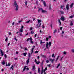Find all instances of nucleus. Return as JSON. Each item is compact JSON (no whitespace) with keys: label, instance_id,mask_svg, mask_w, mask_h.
<instances>
[{"label":"nucleus","instance_id":"6e6d98bb","mask_svg":"<svg viewBox=\"0 0 74 74\" xmlns=\"http://www.w3.org/2000/svg\"><path fill=\"white\" fill-rule=\"evenodd\" d=\"M9 35H11V33L9 32Z\"/></svg>","mask_w":74,"mask_h":74},{"label":"nucleus","instance_id":"2f4dec72","mask_svg":"<svg viewBox=\"0 0 74 74\" xmlns=\"http://www.w3.org/2000/svg\"><path fill=\"white\" fill-rule=\"evenodd\" d=\"M60 12L62 14H64V12H63V11H60Z\"/></svg>","mask_w":74,"mask_h":74},{"label":"nucleus","instance_id":"603ef678","mask_svg":"<svg viewBox=\"0 0 74 74\" xmlns=\"http://www.w3.org/2000/svg\"><path fill=\"white\" fill-rule=\"evenodd\" d=\"M42 43H45V42H42L41 41V40L40 44H42Z\"/></svg>","mask_w":74,"mask_h":74},{"label":"nucleus","instance_id":"37998d69","mask_svg":"<svg viewBox=\"0 0 74 74\" xmlns=\"http://www.w3.org/2000/svg\"><path fill=\"white\" fill-rule=\"evenodd\" d=\"M4 56L5 58H7V55L6 54H5L4 55Z\"/></svg>","mask_w":74,"mask_h":74},{"label":"nucleus","instance_id":"338daca9","mask_svg":"<svg viewBox=\"0 0 74 74\" xmlns=\"http://www.w3.org/2000/svg\"><path fill=\"white\" fill-rule=\"evenodd\" d=\"M61 24H62V23H59V26H60V25H61Z\"/></svg>","mask_w":74,"mask_h":74},{"label":"nucleus","instance_id":"5701e85b","mask_svg":"<svg viewBox=\"0 0 74 74\" xmlns=\"http://www.w3.org/2000/svg\"><path fill=\"white\" fill-rule=\"evenodd\" d=\"M38 23H40V22H41V20H38Z\"/></svg>","mask_w":74,"mask_h":74},{"label":"nucleus","instance_id":"c756f323","mask_svg":"<svg viewBox=\"0 0 74 74\" xmlns=\"http://www.w3.org/2000/svg\"><path fill=\"white\" fill-rule=\"evenodd\" d=\"M48 39H49L47 37L46 38V41H48Z\"/></svg>","mask_w":74,"mask_h":74},{"label":"nucleus","instance_id":"6e6552de","mask_svg":"<svg viewBox=\"0 0 74 74\" xmlns=\"http://www.w3.org/2000/svg\"><path fill=\"white\" fill-rule=\"evenodd\" d=\"M41 23H40V24H39V26H38V24H37L36 27V28H39V27L41 26Z\"/></svg>","mask_w":74,"mask_h":74},{"label":"nucleus","instance_id":"052dcab7","mask_svg":"<svg viewBox=\"0 0 74 74\" xmlns=\"http://www.w3.org/2000/svg\"><path fill=\"white\" fill-rule=\"evenodd\" d=\"M42 70V71H44V70H43V67H42V70Z\"/></svg>","mask_w":74,"mask_h":74},{"label":"nucleus","instance_id":"58836bf2","mask_svg":"<svg viewBox=\"0 0 74 74\" xmlns=\"http://www.w3.org/2000/svg\"><path fill=\"white\" fill-rule=\"evenodd\" d=\"M43 71L42 70L41 71V74H43Z\"/></svg>","mask_w":74,"mask_h":74},{"label":"nucleus","instance_id":"2eb2a0df","mask_svg":"<svg viewBox=\"0 0 74 74\" xmlns=\"http://www.w3.org/2000/svg\"><path fill=\"white\" fill-rule=\"evenodd\" d=\"M22 30V29L21 28L19 29V31L20 32V33H22V32H23V30Z\"/></svg>","mask_w":74,"mask_h":74},{"label":"nucleus","instance_id":"4468645a","mask_svg":"<svg viewBox=\"0 0 74 74\" xmlns=\"http://www.w3.org/2000/svg\"><path fill=\"white\" fill-rule=\"evenodd\" d=\"M43 4L44 5V6L45 7H46V3H45V1H43Z\"/></svg>","mask_w":74,"mask_h":74},{"label":"nucleus","instance_id":"b1692460","mask_svg":"<svg viewBox=\"0 0 74 74\" xmlns=\"http://www.w3.org/2000/svg\"><path fill=\"white\" fill-rule=\"evenodd\" d=\"M74 15H72L69 17L70 18H73L74 17Z\"/></svg>","mask_w":74,"mask_h":74},{"label":"nucleus","instance_id":"f257e3e1","mask_svg":"<svg viewBox=\"0 0 74 74\" xmlns=\"http://www.w3.org/2000/svg\"><path fill=\"white\" fill-rule=\"evenodd\" d=\"M14 5L16 7L15 9L16 11H18L19 10V7H18V4H17V3H16V1H15Z\"/></svg>","mask_w":74,"mask_h":74},{"label":"nucleus","instance_id":"4be33fe9","mask_svg":"<svg viewBox=\"0 0 74 74\" xmlns=\"http://www.w3.org/2000/svg\"><path fill=\"white\" fill-rule=\"evenodd\" d=\"M36 63L37 64H38L39 63H40V62L38 61V62H36Z\"/></svg>","mask_w":74,"mask_h":74},{"label":"nucleus","instance_id":"20e7f679","mask_svg":"<svg viewBox=\"0 0 74 74\" xmlns=\"http://www.w3.org/2000/svg\"><path fill=\"white\" fill-rule=\"evenodd\" d=\"M69 4H67L66 5V10H68V11H69V10H70V9L69 8Z\"/></svg>","mask_w":74,"mask_h":74},{"label":"nucleus","instance_id":"ddd939ff","mask_svg":"<svg viewBox=\"0 0 74 74\" xmlns=\"http://www.w3.org/2000/svg\"><path fill=\"white\" fill-rule=\"evenodd\" d=\"M73 5H74V3H72V4L70 5L71 8H72V7H73Z\"/></svg>","mask_w":74,"mask_h":74},{"label":"nucleus","instance_id":"72a5a7b5","mask_svg":"<svg viewBox=\"0 0 74 74\" xmlns=\"http://www.w3.org/2000/svg\"><path fill=\"white\" fill-rule=\"evenodd\" d=\"M34 33V32H33V31H31V33H29V34H33Z\"/></svg>","mask_w":74,"mask_h":74},{"label":"nucleus","instance_id":"e433bc0d","mask_svg":"<svg viewBox=\"0 0 74 74\" xmlns=\"http://www.w3.org/2000/svg\"><path fill=\"white\" fill-rule=\"evenodd\" d=\"M42 57H43V58H45V55H42Z\"/></svg>","mask_w":74,"mask_h":74},{"label":"nucleus","instance_id":"39448f33","mask_svg":"<svg viewBox=\"0 0 74 74\" xmlns=\"http://www.w3.org/2000/svg\"><path fill=\"white\" fill-rule=\"evenodd\" d=\"M29 39H30V42L31 44H33V43H34V42H33V41H32V38L31 37H30L29 38Z\"/></svg>","mask_w":74,"mask_h":74},{"label":"nucleus","instance_id":"f8f14e48","mask_svg":"<svg viewBox=\"0 0 74 74\" xmlns=\"http://www.w3.org/2000/svg\"><path fill=\"white\" fill-rule=\"evenodd\" d=\"M1 63L2 65H4V64H5V61H3Z\"/></svg>","mask_w":74,"mask_h":74},{"label":"nucleus","instance_id":"a211bd4d","mask_svg":"<svg viewBox=\"0 0 74 74\" xmlns=\"http://www.w3.org/2000/svg\"><path fill=\"white\" fill-rule=\"evenodd\" d=\"M32 70H33V71H34L35 70V66H33Z\"/></svg>","mask_w":74,"mask_h":74},{"label":"nucleus","instance_id":"4d7b16f0","mask_svg":"<svg viewBox=\"0 0 74 74\" xmlns=\"http://www.w3.org/2000/svg\"><path fill=\"white\" fill-rule=\"evenodd\" d=\"M45 71H46V70L45 69H44V70L43 71L44 73L45 72Z\"/></svg>","mask_w":74,"mask_h":74},{"label":"nucleus","instance_id":"0e129e2a","mask_svg":"<svg viewBox=\"0 0 74 74\" xmlns=\"http://www.w3.org/2000/svg\"><path fill=\"white\" fill-rule=\"evenodd\" d=\"M49 9L51 10V7L50 6H49Z\"/></svg>","mask_w":74,"mask_h":74},{"label":"nucleus","instance_id":"864d4df0","mask_svg":"<svg viewBox=\"0 0 74 74\" xmlns=\"http://www.w3.org/2000/svg\"><path fill=\"white\" fill-rule=\"evenodd\" d=\"M23 27H24L23 26H22L21 27V29H22Z\"/></svg>","mask_w":74,"mask_h":74},{"label":"nucleus","instance_id":"79ce46f5","mask_svg":"<svg viewBox=\"0 0 74 74\" xmlns=\"http://www.w3.org/2000/svg\"><path fill=\"white\" fill-rule=\"evenodd\" d=\"M50 26L51 27V28L52 29V24H51Z\"/></svg>","mask_w":74,"mask_h":74},{"label":"nucleus","instance_id":"5fc2aeb1","mask_svg":"<svg viewBox=\"0 0 74 74\" xmlns=\"http://www.w3.org/2000/svg\"><path fill=\"white\" fill-rule=\"evenodd\" d=\"M37 62V59H35V63H36V62Z\"/></svg>","mask_w":74,"mask_h":74},{"label":"nucleus","instance_id":"680f3d73","mask_svg":"<svg viewBox=\"0 0 74 74\" xmlns=\"http://www.w3.org/2000/svg\"><path fill=\"white\" fill-rule=\"evenodd\" d=\"M39 58H40V57H39V56H38L37 57V59H39Z\"/></svg>","mask_w":74,"mask_h":74},{"label":"nucleus","instance_id":"0eeeda50","mask_svg":"<svg viewBox=\"0 0 74 74\" xmlns=\"http://www.w3.org/2000/svg\"><path fill=\"white\" fill-rule=\"evenodd\" d=\"M0 52H1V56H3V55H4V53H3V51H2V50H1V49H0Z\"/></svg>","mask_w":74,"mask_h":74},{"label":"nucleus","instance_id":"bf43d9fd","mask_svg":"<svg viewBox=\"0 0 74 74\" xmlns=\"http://www.w3.org/2000/svg\"><path fill=\"white\" fill-rule=\"evenodd\" d=\"M12 25H14V22H13V23H12Z\"/></svg>","mask_w":74,"mask_h":74},{"label":"nucleus","instance_id":"f704fd0d","mask_svg":"<svg viewBox=\"0 0 74 74\" xmlns=\"http://www.w3.org/2000/svg\"><path fill=\"white\" fill-rule=\"evenodd\" d=\"M30 22V20H29L28 21H27L26 22V23H29V22Z\"/></svg>","mask_w":74,"mask_h":74},{"label":"nucleus","instance_id":"aec40b11","mask_svg":"<svg viewBox=\"0 0 74 74\" xmlns=\"http://www.w3.org/2000/svg\"><path fill=\"white\" fill-rule=\"evenodd\" d=\"M14 37H15L14 38V40H16V41H18V40L16 39V36H14Z\"/></svg>","mask_w":74,"mask_h":74},{"label":"nucleus","instance_id":"a878e982","mask_svg":"<svg viewBox=\"0 0 74 74\" xmlns=\"http://www.w3.org/2000/svg\"><path fill=\"white\" fill-rule=\"evenodd\" d=\"M39 51H36L35 52V53H38Z\"/></svg>","mask_w":74,"mask_h":74},{"label":"nucleus","instance_id":"393cba45","mask_svg":"<svg viewBox=\"0 0 74 74\" xmlns=\"http://www.w3.org/2000/svg\"><path fill=\"white\" fill-rule=\"evenodd\" d=\"M57 31H58V30L57 29H55L54 30V32H53V33H56V32H57Z\"/></svg>","mask_w":74,"mask_h":74},{"label":"nucleus","instance_id":"bb28decb","mask_svg":"<svg viewBox=\"0 0 74 74\" xmlns=\"http://www.w3.org/2000/svg\"><path fill=\"white\" fill-rule=\"evenodd\" d=\"M59 66H60V63H59V64H58L57 66L56 67V68H58V67H59Z\"/></svg>","mask_w":74,"mask_h":74},{"label":"nucleus","instance_id":"7ed1b4c3","mask_svg":"<svg viewBox=\"0 0 74 74\" xmlns=\"http://www.w3.org/2000/svg\"><path fill=\"white\" fill-rule=\"evenodd\" d=\"M40 10H41L42 11V13H44L45 12H47V11L44 10L42 9V8H39L38 10V11H40Z\"/></svg>","mask_w":74,"mask_h":74},{"label":"nucleus","instance_id":"f03ea898","mask_svg":"<svg viewBox=\"0 0 74 74\" xmlns=\"http://www.w3.org/2000/svg\"><path fill=\"white\" fill-rule=\"evenodd\" d=\"M51 44H52V42H50L49 43L47 42L46 45L47 48V49H49V47H48V45L49 47H51Z\"/></svg>","mask_w":74,"mask_h":74},{"label":"nucleus","instance_id":"09e8293b","mask_svg":"<svg viewBox=\"0 0 74 74\" xmlns=\"http://www.w3.org/2000/svg\"><path fill=\"white\" fill-rule=\"evenodd\" d=\"M28 56L29 58H30V56H31L30 55V54L29 53V55H28Z\"/></svg>","mask_w":74,"mask_h":74},{"label":"nucleus","instance_id":"ea45409f","mask_svg":"<svg viewBox=\"0 0 74 74\" xmlns=\"http://www.w3.org/2000/svg\"><path fill=\"white\" fill-rule=\"evenodd\" d=\"M13 67V65H12V66L10 67V69H12V70H13V68H12Z\"/></svg>","mask_w":74,"mask_h":74},{"label":"nucleus","instance_id":"c85d7f7f","mask_svg":"<svg viewBox=\"0 0 74 74\" xmlns=\"http://www.w3.org/2000/svg\"><path fill=\"white\" fill-rule=\"evenodd\" d=\"M60 57V56H58V57L57 58L56 60H58V59H59V58Z\"/></svg>","mask_w":74,"mask_h":74},{"label":"nucleus","instance_id":"f3484780","mask_svg":"<svg viewBox=\"0 0 74 74\" xmlns=\"http://www.w3.org/2000/svg\"><path fill=\"white\" fill-rule=\"evenodd\" d=\"M73 25V21H71L70 25V26H72V25Z\"/></svg>","mask_w":74,"mask_h":74},{"label":"nucleus","instance_id":"9d476101","mask_svg":"<svg viewBox=\"0 0 74 74\" xmlns=\"http://www.w3.org/2000/svg\"><path fill=\"white\" fill-rule=\"evenodd\" d=\"M49 60L50 61H51V62H52V63H53V62H54V61H55V60L54 59H50Z\"/></svg>","mask_w":74,"mask_h":74},{"label":"nucleus","instance_id":"8fccbe9b","mask_svg":"<svg viewBox=\"0 0 74 74\" xmlns=\"http://www.w3.org/2000/svg\"><path fill=\"white\" fill-rule=\"evenodd\" d=\"M63 57H62L61 58V59H60V61H62V59H63Z\"/></svg>","mask_w":74,"mask_h":74},{"label":"nucleus","instance_id":"774afa93","mask_svg":"<svg viewBox=\"0 0 74 74\" xmlns=\"http://www.w3.org/2000/svg\"><path fill=\"white\" fill-rule=\"evenodd\" d=\"M32 29H33V28L32 27H31L30 29V30H32Z\"/></svg>","mask_w":74,"mask_h":74},{"label":"nucleus","instance_id":"e2e57ef3","mask_svg":"<svg viewBox=\"0 0 74 74\" xmlns=\"http://www.w3.org/2000/svg\"><path fill=\"white\" fill-rule=\"evenodd\" d=\"M36 36H37V34H35V36H34L35 37H36Z\"/></svg>","mask_w":74,"mask_h":74},{"label":"nucleus","instance_id":"a18cd8bd","mask_svg":"<svg viewBox=\"0 0 74 74\" xmlns=\"http://www.w3.org/2000/svg\"><path fill=\"white\" fill-rule=\"evenodd\" d=\"M60 30H62V29H63V27H60Z\"/></svg>","mask_w":74,"mask_h":74},{"label":"nucleus","instance_id":"dca6fc26","mask_svg":"<svg viewBox=\"0 0 74 74\" xmlns=\"http://www.w3.org/2000/svg\"><path fill=\"white\" fill-rule=\"evenodd\" d=\"M10 65H11V64H10V63H8V65H7V63H6V66H7H7H10Z\"/></svg>","mask_w":74,"mask_h":74},{"label":"nucleus","instance_id":"6ab92c4d","mask_svg":"<svg viewBox=\"0 0 74 74\" xmlns=\"http://www.w3.org/2000/svg\"><path fill=\"white\" fill-rule=\"evenodd\" d=\"M27 55V53H23V55H24V56H25Z\"/></svg>","mask_w":74,"mask_h":74},{"label":"nucleus","instance_id":"7c9ffc66","mask_svg":"<svg viewBox=\"0 0 74 74\" xmlns=\"http://www.w3.org/2000/svg\"><path fill=\"white\" fill-rule=\"evenodd\" d=\"M24 49L25 51H28V49H27V48H24Z\"/></svg>","mask_w":74,"mask_h":74},{"label":"nucleus","instance_id":"de8ad7c7","mask_svg":"<svg viewBox=\"0 0 74 74\" xmlns=\"http://www.w3.org/2000/svg\"><path fill=\"white\" fill-rule=\"evenodd\" d=\"M46 63H49V60H47L46 61Z\"/></svg>","mask_w":74,"mask_h":74},{"label":"nucleus","instance_id":"1a4fd4ad","mask_svg":"<svg viewBox=\"0 0 74 74\" xmlns=\"http://www.w3.org/2000/svg\"><path fill=\"white\" fill-rule=\"evenodd\" d=\"M60 19L61 20H62V21H64L65 19V18L63 16H62L61 17Z\"/></svg>","mask_w":74,"mask_h":74},{"label":"nucleus","instance_id":"423d86ee","mask_svg":"<svg viewBox=\"0 0 74 74\" xmlns=\"http://www.w3.org/2000/svg\"><path fill=\"white\" fill-rule=\"evenodd\" d=\"M29 61H30V58H28L27 60L26 61V63H27V65L28 64L29 62Z\"/></svg>","mask_w":74,"mask_h":74},{"label":"nucleus","instance_id":"a19ab883","mask_svg":"<svg viewBox=\"0 0 74 74\" xmlns=\"http://www.w3.org/2000/svg\"><path fill=\"white\" fill-rule=\"evenodd\" d=\"M60 8H63V6H61V7H60Z\"/></svg>","mask_w":74,"mask_h":74},{"label":"nucleus","instance_id":"9b49d317","mask_svg":"<svg viewBox=\"0 0 74 74\" xmlns=\"http://www.w3.org/2000/svg\"><path fill=\"white\" fill-rule=\"evenodd\" d=\"M38 70L39 74H41V73H40V72L41 71V70H40V68H38Z\"/></svg>","mask_w":74,"mask_h":74},{"label":"nucleus","instance_id":"c9c22d12","mask_svg":"<svg viewBox=\"0 0 74 74\" xmlns=\"http://www.w3.org/2000/svg\"><path fill=\"white\" fill-rule=\"evenodd\" d=\"M67 53H66V52L65 51H64L63 52V54H64V55H66V54Z\"/></svg>","mask_w":74,"mask_h":74},{"label":"nucleus","instance_id":"49530a36","mask_svg":"<svg viewBox=\"0 0 74 74\" xmlns=\"http://www.w3.org/2000/svg\"><path fill=\"white\" fill-rule=\"evenodd\" d=\"M47 66L49 67H51V64H49V65H47Z\"/></svg>","mask_w":74,"mask_h":74},{"label":"nucleus","instance_id":"473e14b6","mask_svg":"<svg viewBox=\"0 0 74 74\" xmlns=\"http://www.w3.org/2000/svg\"><path fill=\"white\" fill-rule=\"evenodd\" d=\"M7 40H8V38H7V37H6V39L5 40V41H7Z\"/></svg>","mask_w":74,"mask_h":74},{"label":"nucleus","instance_id":"cd10ccee","mask_svg":"<svg viewBox=\"0 0 74 74\" xmlns=\"http://www.w3.org/2000/svg\"><path fill=\"white\" fill-rule=\"evenodd\" d=\"M25 3L26 5H27V1H26L25 2Z\"/></svg>","mask_w":74,"mask_h":74},{"label":"nucleus","instance_id":"412c9836","mask_svg":"<svg viewBox=\"0 0 74 74\" xmlns=\"http://www.w3.org/2000/svg\"><path fill=\"white\" fill-rule=\"evenodd\" d=\"M44 63V60H43L42 62V63H41V66H43V63Z\"/></svg>","mask_w":74,"mask_h":74},{"label":"nucleus","instance_id":"c03bdc74","mask_svg":"<svg viewBox=\"0 0 74 74\" xmlns=\"http://www.w3.org/2000/svg\"><path fill=\"white\" fill-rule=\"evenodd\" d=\"M30 40V39L28 38L27 39V41H29Z\"/></svg>","mask_w":74,"mask_h":74},{"label":"nucleus","instance_id":"13d9d810","mask_svg":"<svg viewBox=\"0 0 74 74\" xmlns=\"http://www.w3.org/2000/svg\"><path fill=\"white\" fill-rule=\"evenodd\" d=\"M33 53V51L31 50V54H32V53Z\"/></svg>","mask_w":74,"mask_h":74},{"label":"nucleus","instance_id":"69168bd1","mask_svg":"<svg viewBox=\"0 0 74 74\" xmlns=\"http://www.w3.org/2000/svg\"><path fill=\"white\" fill-rule=\"evenodd\" d=\"M28 34H29V33H27V34H26L25 36H27V35H28Z\"/></svg>","mask_w":74,"mask_h":74},{"label":"nucleus","instance_id":"4c0bfd02","mask_svg":"<svg viewBox=\"0 0 74 74\" xmlns=\"http://www.w3.org/2000/svg\"><path fill=\"white\" fill-rule=\"evenodd\" d=\"M54 55H55V54H53L52 56V57L53 58V57H54Z\"/></svg>","mask_w":74,"mask_h":74},{"label":"nucleus","instance_id":"3c124183","mask_svg":"<svg viewBox=\"0 0 74 74\" xmlns=\"http://www.w3.org/2000/svg\"><path fill=\"white\" fill-rule=\"evenodd\" d=\"M58 22L59 23H61V22H60V19H58Z\"/></svg>","mask_w":74,"mask_h":74}]
</instances>
